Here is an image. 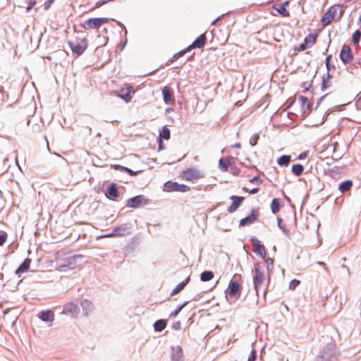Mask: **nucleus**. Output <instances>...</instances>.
<instances>
[{"instance_id":"38","label":"nucleus","mask_w":361,"mask_h":361,"mask_svg":"<svg viewBox=\"0 0 361 361\" xmlns=\"http://www.w3.org/2000/svg\"><path fill=\"white\" fill-rule=\"evenodd\" d=\"M188 301H185L183 304L178 305L176 310H174L173 312L170 313L169 317H176L177 315L180 313V312L188 304Z\"/></svg>"},{"instance_id":"14","label":"nucleus","mask_w":361,"mask_h":361,"mask_svg":"<svg viewBox=\"0 0 361 361\" xmlns=\"http://www.w3.org/2000/svg\"><path fill=\"white\" fill-rule=\"evenodd\" d=\"M230 200H232V203L228 207L227 211L228 213L231 214L235 212L240 207L245 200V197L242 196L231 195L230 197Z\"/></svg>"},{"instance_id":"44","label":"nucleus","mask_w":361,"mask_h":361,"mask_svg":"<svg viewBox=\"0 0 361 361\" xmlns=\"http://www.w3.org/2000/svg\"><path fill=\"white\" fill-rule=\"evenodd\" d=\"M257 357V350L254 348H252L250 356L247 359V361H256Z\"/></svg>"},{"instance_id":"58","label":"nucleus","mask_w":361,"mask_h":361,"mask_svg":"<svg viewBox=\"0 0 361 361\" xmlns=\"http://www.w3.org/2000/svg\"><path fill=\"white\" fill-rule=\"evenodd\" d=\"M307 152H304L300 154V155L298 156V158L299 159H304L307 157Z\"/></svg>"},{"instance_id":"56","label":"nucleus","mask_w":361,"mask_h":361,"mask_svg":"<svg viewBox=\"0 0 361 361\" xmlns=\"http://www.w3.org/2000/svg\"><path fill=\"white\" fill-rule=\"evenodd\" d=\"M326 67L327 71H329V72H331L332 70L333 71L336 70V66L334 64H331V63H329L328 64V66H326Z\"/></svg>"},{"instance_id":"55","label":"nucleus","mask_w":361,"mask_h":361,"mask_svg":"<svg viewBox=\"0 0 361 361\" xmlns=\"http://www.w3.org/2000/svg\"><path fill=\"white\" fill-rule=\"evenodd\" d=\"M195 49L194 46L191 44L188 47L185 48L184 49H183L181 51L183 53V54L185 55L186 53H188L189 51H190L192 49Z\"/></svg>"},{"instance_id":"26","label":"nucleus","mask_w":361,"mask_h":361,"mask_svg":"<svg viewBox=\"0 0 361 361\" xmlns=\"http://www.w3.org/2000/svg\"><path fill=\"white\" fill-rule=\"evenodd\" d=\"M207 42L206 34H201L199 37H197L192 43L194 46L195 49H202L205 46Z\"/></svg>"},{"instance_id":"60","label":"nucleus","mask_w":361,"mask_h":361,"mask_svg":"<svg viewBox=\"0 0 361 361\" xmlns=\"http://www.w3.org/2000/svg\"><path fill=\"white\" fill-rule=\"evenodd\" d=\"M328 116H329V115H327L326 113H325L322 118V121L319 124H315L314 126L322 125L324 123V121L327 119Z\"/></svg>"},{"instance_id":"1","label":"nucleus","mask_w":361,"mask_h":361,"mask_svg":"<svg viewBox=\"0 0 361 361\" xmlns=\"http://www.w3.org/2000/svg\"><path fill=\"white\" fill-rule=\"evenodd\" d=\"M338 355L336 343L331 340L321 349L314 361H337Z\"/></svg>"},{"instance_id":"29","label":"nucleus","mask_w":361,"mask_h":361,"mask_svg":"<svg viewBox=\"0 0 361 361\" xmlns=\"http://www.w3.org/2000/svg\"><path fill=\"white\" fill-rule=\"evenodd\" d=\"M111 168H113L116 170L122 171V172H126V173H128L130 176H135L141 172V171H133L132 169H130L128 167L123 166L119 164L111 165Z\"/></svg>"},{"instance_id":"2","label":"nucleus","mask_w":361,"mask_h":361,"mask_svg":"<svg viewBox=\"0 0 361 361\" xmlns=\"http://www.w3.org/2000/svg\"><path fill=\"white\" fill-rule=\"evenodd\" d=\"M252 273L254 288L257 295H258L259 289L267 279L264 269V264H262V262L255 263Z\"/></svg>"},{"instance_id":"22","label":"nucleus","mask_w":361,"mask_h":361,"mask_svg":"<svg viewBox=\"0 0 361 361\" xmlns=\"http://www.w3.org/2000/svg\"><path fill=\"white\" fill-rule=\"evenodd\" d=\"M233 160V157H229L227 158L221 157L219 160V168L222 172H226L228 171V169L230 166H231V161Z\"/></svg>"},{"instance_id":"23","label":"nucleus","mask_w":361,"mask_h":361,"mask_svg":"<svg viewBox=\"0 0 361 361\" xmlns=\"http://www.w3.org/2000/svg\"><path fill=\"white\" fill-rule=\"evenodd\" d=\"M30 263L31 259L30 258H26L17 268L15 274L20 276L21 274L27 271L30 267Z\"/></svg>"},{"instance_id":"10","label":"nucleus","mask_w":361,"mask_h":361,"mask_svg":"<svg viewBox=\"0 0 361 361\" xmlns=\"http://www.w3.org/2000/svg\"><path fill=\"white\" fill-rule=\"evenodd\" d=\"M250 241L252 245L253 246L252 251L262 259H265L267 252L262 242L259 240L255 236H252L250 238Z\"/></svg>"},{"instance_id":"30","label":"nucleus","mask_w":361,"mask_h":361,"mask_svg":"<svg viewBox=\"0 0 361 361\" xmlns=\"http://www.w3.org/2000/svg\"><path fill=\"white\" fill-rule=\"evenodd\" d=\"M299 100L301 103V109L303 114L306 113V111H310L312 109V104L309 102L308 98L305 96H300Z\"/></svg>"},{"instance_id":"13","label":"nucleus","mask_w":361,"mask_h":361,"mask_svg":"<svg viewBox=\"0 0 361 361\" xmlns=\"http://www.w3.org/2000/svg\"><path fill=\"white\" fill-rule=\"evenodd\" d=\"M339 57L344 64H347L353 61V56L351 52V49L348 45H343Z\"/></svg>"},{"instance_id":"61","label":"nucleus","mask_w":361,"mask_h":361,"mask_svg":"<svg viewBox=\"0 0 361 361\" xmlns=\"http://www.w3.org/2000/svg\"><path fill=\"white\" fill-rule=\"evenodd\" d=\"M323 78L327 80H330L333 78V75L330 72L327 71L326 76H324Z\"/></svg>"},{"instance_id":"64","label":"nucleus","mask_w":361,"mask_h":361,"mask_svg":"<svg viewBox=\"0 0 361 361\" xmlns=\"http://www.w3.org/2000/svg\"><path fill=\"white\" fill-rule=\"evenodd\" d=\"M51 5V4H49V3L48 2V1H47L44 4V8L45 10H48V9L50 8Z\"/></svg>"},{"instance_id":"46","label":"nucleus","mask_w":361,"mask_h":361,"mask_svg":"<svg viewBox=\"0 0 361 361\" xmlns=\"http://www.w3.org/2000/svg\"><path fill=\"white\" fill-rule=\"evenodd\" d=\"M7 233L4 231H0V246L3 245L6 239H7Z\"/></svg>"},{"instance_id":"59","label":"nucleus","mask_w":361,"mask_h":361,"mask_svg":"<svg viewBox=\"0 0 361 361\" xmlns=\"http://www.w3.org/2000/svg\"><path fill=\"white\" fill-rule=\"evenodd\" d=\"M116 23H117V25H118L120 27H121L123 30H124V31H125V34L126 35V34H127V30H126V27H125V25H124L122 23H121V22H119V21H116Z\"/></svg>"},{"instance_id":"27","label":"nucleus","mask_w":361,"mask_h":361,"mask_svg":"<svg viewBox=\"0 0 361 361\" xmlns=\"http://www.w3.org/2000/svg\"><path fill=\"white\" fill-rule=\"evenodd\" d=\"M353 185V183L351 180H345L338 185V190L341 193L344 194L345 192H350Z\"/></svg>"},{"instance_id":"25","label":"nucleus","mask_w":361,"mask_h":361,"mask_svg":"<svg viewBox=\"0 0 361 361\" xmlns=\"http://www.w3.org/2000/svg\"><path fill=\"white\" fill-rule=\"evenodd\" d=\"M80 306L82 309L83 314L86 316L92 312L94 306L92 302L87 299H84L80 302Z\"/></svg>"},{"instance_id":"12","label":"nucleus","mask_w":361,"mask_h":361,"mask_svg":"<svg viewBox=\"0 0 361 361\" xmlns=\"http://www.w3.org/2000/svg\"><path fill=\"white\" fill-rule=\"evenodd\" d=\"M184 178L187 180H197L204 177L202 173L195 168H189L183 172Z\"/></svg>"},{"instance_id":"21","label":"nucleus","mask_w":361,"mask_h":361,"mask_svg":"<svg viewBox=\"0 0 361 361\" xmlns=\"http://www.w3.org/2000/svg\"><path fill=\"white\" fill-rule=\"evenodd\" d=\"M78 310V302H71L64 305L63 312L65 314H73L77 313Z\"/></svg>"},{"instance_id":"53","label":"nucleus","mask_w":361,"mask_h":361,"mask_svg":"<svg viewBox=\"0 0 361 361\" xmlns=\"http://www.w3.org/2000/svg\"><path fill=\"white\" fill-rule=\"evenodd\" d=\"M180 327H181V324L179 321L174 322L172 325V329L174 330H180Z\"/></svg>"},{"instance_id":"28","label":"nucleus","mask_w":361,"mask_h":361,"mask_svg":"<svg viewBox=\"0 0 361 361\" xmlns=\"http://www.w3.org/2000/svg\"><path fill=\"white\" fill-rule=\"evenodd\" d=\"M283 206L282 200L279 198H274L271 203V209L274 214H277Z\"/></svg>"},{"instance_id":"62","label":"nucleus","mask_w":361,"mask_h":361,"mask_svg":"<svg viewBox=\"0 0 361 361\" xmlns=\"http://www.w3.org/2000/svg\"><path fill=\"white\" fill-rule=\"evenodd\" d=\"M331 59H332V55H329V56H326V60H325L326 66H328V64L329 63H331Z\"/></svg>"},{"instance_id":"20","label":"nucleus","mask_w":361,"mask_h":361,"mask_svg":"<svg viewBox=\"0 0 361 361\" xmlns=\"http://www.w3.org/2000/svg\"><path fill=\"white\" fill-rule=\"evenodd\" d=\"M130 224H123L121 226L114 228V232L116 233V236H123L130 233Z\"/></svg>"},{"instance_id":"17","label":"nucleus","mask_w":361,"mask_h":361,"mask_svg":"<svg viewBox=\"0 0 361 361\" xmlns=\"http://www.w3.org/2000/svg\"><path fill=\"white\" fill-rule=\"evenodd\" d=\"M162 95L164 102L166 104H169L174 102L173 91L170 87L165 86L162 88Z\"/></svg>"},{"instance_id":"48","label":"nucleus","mask_w":361,"mask_h":361,"mask_svg":"<svg viewBox=\"0 0 361 361\" xmlns=\"http://www.w3.org/2000/svg\"><path fill=\"white\" fill-rule=\"evenodd\" d=\"M355 106L357 110L361 109V92L356 97Z\"/></svg>"},{"instance_id":"40","label":"nucleus","mask_w":361,"mask_h":361,"mask_svg":"<svg viewBox=\"0 0 361 361\" xmlns=\"http://www.w3.org/2000/svg\"><path fill=\"white\" fill-rule=\"evenodd\" d=\"M283 221L281 218H277V224L279 228L286 234V235L288 236L289 230L286 228V226L283 224Z\"/></svg>"},{"instance_id":"7","label":"nucleus","mask_w":361,"mask_h":361,"mask_svg":"<svg viewBox=\"0 0 361 361\" xmlns=\"http://www.w3.org/2000/svg\"><path fill=\"white\" fill-rule=\"evenodd\" d=\"M340 7L341 6L339 4H335L328 8L321 19V23L323 27H326L331 23L336 16L338 8Z\"/></svg>"},{"instance_id":"33","label":"nucleus","mask_w":361,"mask_h":361,"mask_svg":"<svg viewBox=\"0 0 361 361\" xmlns=\"http://www.w3.org/2000/svg\"><path fill=\"white\" fill-rule=\"evenodd\" d=\"M290 155L284 154L278 158L277 163L281 166H287L290 164Z\"/></svg>"},{"instance_id":"36","label":"nucleus","mask_w":361,"mask_h":361,"mask_svg":"<svg viewBox=\"0 0 361 361\" xmlns=\"http://www.w3.org/2000/svg\"><path fill=\"white\" fill-rule=\"evenodd\" d=\"M170 137H171V131L166 126H164L162 128L161 130L159 132V138H160L161 140L162 139L169 140Z\"/></svg>"},{"instance_id":"51","label":"nucleus","mask_w":361,"mask_h":361,"mask_svg":"<svg viewBox=\"0 0 361 361\" xmlns=\"http://www.w3.org/2000/svg\"><path fill=\"white\" fill-rule=\"evenodd\" d=\"M243 190L244 191L248 192L251 195H255V194L257 193L259 191V188H252V189L249 190L247 188L244 187V188H243Z\"/></svg>"},{"instance_id":"5","label":"nucleus","mask_w":361,"mask_h":361,"mask_svg":"<svg viewBox=\"0 0 361 361\" xmlns=\"http://www.w3.org/2000/svg\"><path fill=\"white\" fill-rule=\"evenodd\" d=\"M81 255H74L67 257L59 262V269L60 271H64L66 269H73L77 265V261L81 259Z\"/></svg>"},{"instance_id":"57","label":"nucleus","mask_w":361,"mask_h":361,"mask_svg":"<svg viewBox=\"0 0 361 361\" xmlns=\"http://www.w3.org/2000/svg\"><path fill=\"white\" fill-rule=\"evenodd\" d=\"M36 4L35 1H30L27 4V11H30Z\"/></svg>"},{"instance_id":"35","label":"nucleus","mask_w":361,"mask_h":361,"mask_svg":"<svg viewBox=\"0 0 361 361\" xmlns=\"http://www.w3.org/2000/svg\"><path fill=\"white\" fill-rule=\"evenodd\" d=\"M291 171L295 176H299L302 174L304 166L300 164H293L291 168Z\"/></svg>"},{"instance_id":"54","label":"nucleus","mask_w":361,"mask_h":361,"mask_svg":"<svg viewBox=\"0 0 361 361\" xmlns=\"http://www.w3.org/2000/svg\"><path fill=\"white\" fill-rule=\"evenodd\" d=\"M231 172L233 175L238 176L240 172V169L236 166H231Z\"/></svg>"},{"instance_id":"19","label":"nucleus","mask_w":361,"mask_h":361,"mask_svg":"<svg viewBox=\"0 0 361 361\" xmlns=\"http://www.w3.org/2000/svg\"><path fill=\"white\" fill-rule=\"evenodd\" d=\"M38 318L45 322H51L54 319V313L52 310H43L38 313Z\"/></svg>"},{"instance_id":"47","label":"nucleus","mask_w":361,"mask_h":361,"mask_svg":"<svg viewBox=\"0 0 361 361\" xmlns=\"http://www.w3.org/2000/svg\"><path fill=\"white\" fill-rule=\"evenodd\" d=\"M250 183L260 185L262 183V180L258 176H254L252 178L249 180Z\"/></svg>"},{"instance_id":"32","label":"nucleus","mask_w":361,"mask_h":361,"mask_svg":"<svg viewBox=\"0 0 361 361\" xmlns=\"http://www.w3.org/2000/svg\"><path fill=\"white\" fill-rule=\"evenodd\" d=\"M167 321L164 319L157 320L154 324V328L155 331L161 332L166 326Z\"/></svg>"},{"instance_id":"34","label":"nucleus","mask_w":361,"mask_h":361,"mask_svg":"<svg viewBox=\"0 0 361 361\" xmlns=\"http://www.w3.org/2000/svg\"><path fill=\"white\" fill-rule=\"evenodd\" d=\"M214 276L212 271H204L200 274V280L204 282L211 281Z\"/></svg>"},{"instance_id":"11","label":"nucleus","mask_w":361,"mask_h":361,"mask_svg":"<svg viewBox=\"0 0 361 361\" xmlns=\"http://www.w3.org/2000/svg\"><path fill=\"white\" fill-rule=\"evenodd\" d=\"M259 216V208H253L251 211V213L249 215L240 219L239 226L240 227H244L247 225L252 224L258 219Z\"/></svg>"},{"instance_id":"3","label":"nucleus","mask_w":361,"mask_h":361,"mask_svg":"<svg viewBox=\"0 0 361 361\" xmlns=\"http://www.w3.org/2000/svg\"><path fill=\"white\" fill-rule=\"evenodd\" d=\"M68 44L73 53L78 56L82 55L88 47L87 40L85 38H77L75 41L68 42Z\"/></svg>"},{"instance_id":"39","label":"nucleus","mask_w":361,"mask_h":361,"mask_svg":"<svg viewBox=\"0 0 361 361\" xmlns=\"http://www.w3.org/2000/svg\"><path fill=\"white\" fill-rule=\"evenodd\" d=\"M361 39V31L360 30H357L354 32L352 36V42L354 44L358 45Z\"/></svg>"},{"instance_id":"43","label":"nucleus","mask_w":361,"mask_h":361,"mask_svg":"<svg viewBox=\"0 0 361 361\" xmlns=\"http://www.w3.org/2000/svg\"><path fill=\"white\" fill-rule=\"evenodd\" d=\"M183 56H184V54L182 52V51H178V53L175 54L171 59H169L167 64H169V63H172L177 61L179 58L182 57Z\"/></svg>"},{"instance_id":"24","label":"nucleus","mask_w":361,"mask_h":361,"mask_svg":"<svg viewBox=\"0 0 361 361\" xmlns=\"http://www.w3.org/2000/svg\"><path fill=\"white\" fill-rule=\"evenodd\" d=\"M263 262L262 264H264V268L266 267L267 271V280L268 283L270 281V276L272 274V270L274 268V259L272 258H266L263 259Z\"/></svg>"},{"instance_id":"4","label":"nucleus","mask_w":361,"mask_h":361,"mask_svg":"<svg viewBox=\"0 0 361 361\" xmlns=\"http://www.w3.org/2000/svg\"><path fill=\"white\" fill-rule=\"evenodd\" d=\"M237 277H240L239 274H235L233 279L229 282L227 289L225 290L226 297L228 298V295L233 297L235 299L239 298L240 295V286L238 281L234 280Z\"/></svg>"},{"instance_id":"18","label":"nucleus","mask_w":361,"mask_h":361,"mask_svg":"<svg viewBox=\"0 0 361 361\" xmlns=\"http://www.w3.org/2000/svg\"><path fill=\"white\" fill-rule=\"evenodd\" d=\"M171 361H183V353L180 345L171 348Z\"/></svg>"},{"instance_id":"6","label":"nucleus","mask_w":361,"mask_h":361,"mask_svg":"<svg viewBox=\"0 0 361 361\" xmlns=\"http://www.w3.org/2000/svg\"><path fill=\"white\" fill-rule=\"evenodd\" d=\"M109 22L108 18H92L84 21L81 26L85 30L99 29L102 25Z\"/></svg>"},{"instance_id":"9","label":"nucleus","mask_w":361,"mask_h":361,"mask_svg":"<svg viewBox=\"0 0 361 361\" xmlns=\"http://www.w3.org/2000/svg\"><path fill=\"white\" fill-rule=\"evenodd\" d=\"M149 200L142 195H136L127 200L126 206L130 208H137L148 204Z\"/></svg>"},{"instance_id":"45","label":"nucleus","mask_w":361,"mask_h":361,"mask_svg":"<svg viewBox=\"0 0 361 361\" xmlns=\"http://www.w3.org/2000/svg\"><path fill=\"white\" fill-rule=\"evenodd\" d=\"M300 283V281L299 280L293 279L289 283V289L295 290L296 287L299 286Z\"/></svg>"},{"instance_id":"15","label":"nucleus","mask_w":361,"mask_h":361,"mask_svg":"<svg viewBox=\"0 0 361 361\" xmlns=\"http://www.w3.org/2000/svg\"><path fill=\"white\" fill-rule=\"evenodd\" d=\"M106 197L111 200H116L119 196V192L117 189V184L111 183L106 189L105 192Z\"/></svg>"},{"instance_id":"16","label":"nucleus","mask_w":361,"mask_h":361,"mask_svg":"<svg viewBox=\"0 0 361 361\" xmlns=\"http://www.w3.org/2000/svg\"><path fill=\"white\" fill-rule=\"evenodd\" d=\"M135 92L134 87L128 85L126 89H121V93L118 96L123 99L126 102H129L132 99V95Z\"/></svg>"},{"instance_id":"49","label":"nucleus","mask_w":361,"mask_h":361,"mask_svg":"<svg viewBox=\"0 0 361 361\" xmlns=\"http://www.w3.org/2000/svg\"><path fill=\"white\" fill-rule=\"evenodd\" d=\"M308 47L309 46L307 44V42H303L296 48V50L298 51H302L307 49Z\"/></svg>"},{"instance_id":"42","label":"nucleus","mask_w":361,"mask_h":361,"mask_svg":"<svg viewBox=\"0 0 361 361\" xmlns=\"http://www.w3.org/2000/svg\"><path fill=\"white\" fill-rule=\"evenodd\" d=\"M259 135L258 133H255L250 139V144L251 146H255L259 140Z\"/></svg>"},{"instance_id":"41","label":"nucleus","mask_w":361,"mask_h":361,"mask_svg":"<svg viewBox=\"0 0 361 361\" xmlns=\"http://www.w3.org/2000/svg\"><path fill=\"white\" fill-rule=\"evenodd\" d=\"M274 8L276 9L282 16L288 17L290 16L289 11L286 9V8L280 6L279 8H276L274 6Z\"/></svg>"},{"instance_id":"37","label":"nucleus","mask_w":361,"mask_h":361,"mask_svg":"<svg viewBox=\"0 0 361 361\" xmlns=\"http://www.w3.org/2000/svg\"><path fill=\"white\" fill-rule=\"evenodd\" d=\"M317 39V34L310 33L305 38L304 42H307V44L309 47H311L316 43Z\"/></svg>"},{"instance_id":"50","label":"nucleus","mask_w":361,"mask_h":361,"mask_svg":"<svg viewBox=\"0 0 361 361\" xmlns=\"http://www.w3.org/2000/svg\"><path fill=\"white\" fill-rule=\"evenodd\" d=\"M329 81V80H327L324 78H322V86H321V90L322 91H325L327 88H329L330 87V85L328 83Z\"/></svg>"},{"instance_id":"31","label":"nucleus","mask_w":361,"mask_h":361,"mask_svg":"<svg viewBox=\"0 0 361 361\" xmlns=\"http://www.w3.org/2000/svg\"><path fill=\"white\" fill-rule=\"evenodd\" d=\"M190 280V277L188 276L184 281L178 283L171 293V295H176L178 293H179L181 290H183L184 288L187 286V284L189 283Z\"/></svg>"},{"instance_id":"63","label":"nucleus","mask_w":361,"mask_h":361,"mask_svg":"<svg viewBox=\"0 0 361 361\" xmlns=\"http://www.w3.org/2000/svg\"><path fill=\"white\" fill-rule=\"evenodd\" d=\"M328 95V94L322 96V97L319 98V99L318 100V102H317V107L319 106L321 104V102L323 101V99Z\"/></svg>"},{"instance_id":"8","label":"nucleus","mask_w":361,"mask_h":361,"mask_svg":"<svg viewBox=\"0 0 361 361\" xmlns=\"http://www.w3.org/2000/svg\"><path fill=\"white\" fill-rule=\"evenodd\" d=\"M190 190V188L185 184H180L177 182L167 181L164 183V190L167 192H186Z\"/></svg>"},{"instance_id":"52","label":"nucleus","mask_w":361,"mask_h":361,"mask_svg":"<svg viewBox=\"0 0 361 361\" xmlns=\"http://www.w3.org/2000/svg\"><path fill=\"white\" fill-rule=\"evenodd\" d=\"M312 82H311L310 83H309L308 82H304L302 83V87L305 88V92L310 90V89L312 87Z\"/></svg>"}]
</instances>
